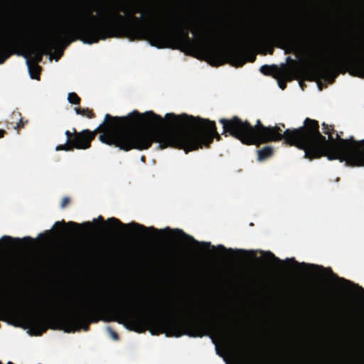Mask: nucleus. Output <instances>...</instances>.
<instances>
[{
    "mask_svg": "<svg viewBox=\"0 0 364 364\" xmlns=\"http://www.w3.org/2000/svg\"><path fill=\"white\" fill-rule=\"evenodd\" d=\"M1 240L4 241V242H13V241H16L18 243H21L22 241H28L30 242H33V239L31 237H23L22 240L19 239V238H14L11 236H7V235H5V236H3L1 237Z\"/></svg>",
    "mask_w": 364,
    "mask_h": 364,
    "instance_id": "obj_19",
    "label": "nucleus"
},
{
    "mask_svg": "<svg viewBox=\"0 0 364 364\" xmlns=\"http://www.w3.org/2000/svg\"><path fill=\"white\" fill-rule=\"evenodd\" d=\"M274 154V149L271 146H266L261 149L257 150V159L259 161H264Z\"/></svg>",
    "mask_w": 364,
    "mask_h": 364,
    "instance_id": "obj_12",
    "label": "nucleus"
},
{
    "mask_svg": "<svg viewBox=\"0 0 364 364\" xmlns=\"http://www.w3.org/2000/svg\"><path fill=\"white\" fill-rule=\"evenodd\" d=\"M82 225H83L87 228H91L93 226V224L90 222H86V223H82Z\"/></svg>",
    "mask_w": 364,
    "mask_h": 364,
    "instance_id": "obj_25",
    "label": "nucleus"
},
{
    "mask_svg": "<svg viewBox=\"0 0 364 364\" xmlns=\"http://www.w3.org/2000/svg\"><path fill=\"white\" fill-rule=\"evenodd\" d=\"M65 225H68L69 226L70 228H80V225L77 223H75V222H73V221H70L68 222L67 224L65 223L64 220H62L61 222H56L55 223V227L56 228H59L60 230V231H62L63 229H64V227Z\"/></svg>",
    "mask_w": 364,
    "mask_h": 364,
    "instance_id": "obj_18",
    "label": "nucleus"
},
{
    "mask_svg": "<svg viewBox=\"0 0 364 364\" xmlns=\"http://www.w3.org/2000/svg\"><path fill=\"white\" fill-rule=\"evenodd\" d=\"M75 111L77 114L86 116L87 117L90 118V119L95 117V114L93 112V111L88 108L75 107Z\"/></svg>",
    "mask_w": 364,
    "mask_h": 364,
    "instance_id": "obj_16",
    "label": "nucleus"
},
{
    "mask_svg": "<svg viewBox=\"0 0 364 364\" xmlns=\"http://www.w3.org/2000/svg\"><path fill=\"white\" fill-rule=\"evenodd\" d=\"M70 203V199L69 197H64L62 200L60 208H65L69 203Z\"/></svg>",
    "mask_w": 364,
    "mask_h": 364,
    "instance_id": "obj_22",
    "label": "nucleus"
},
{
    "mask_svg": "<svg viewBox=\"0 0 364 364\" xmlns=\"http://www.w3.org/2000/svg\"><path fill=\"white\" fill-rule=\"evenodd\" d=\"M281 127L284 128V127H285V125H284V124H281Z\"/></svg>",
    "mask_w": 364,
    "mask_h": 364,
    "instance_id": "obj_30",
    "label": "nucleus"
},
{
    "mask_svg": "<svg viewBox=\"0 0 364 364\" xmlns=\"http://www.w3.org/2000/svg\"><path fill=\"white\" fill-rule=\"evenodd\" d=\"M22 37L17 32H9L0 37V64L4 63L11 55L18 53L21 47Z\"/></svg>",
    "mask_w": 364,
    "mask_h": 364,
    "instance_id": "obj_10",
    "label": "nucleus"
},
{
    "mask_svg": "<svg viewBox=\"0 0 364 364\" xmlns=\"http://www.w3.org/2000/svg\"><path fill=\"white\" fill-rule=\"evenodd\" d=\"M264 257L268 262H273L277 264H283L284 262L289 263L291 262L294 264L296 266H301L306 268H309L310 269H321V270H326L333 279H338L341 282L348 284L350 285H352L358 293L364 294V289L359 286L358 284H354L352 282L347 280L343 278H339L335 273L333 272L332 269L331 268L324 269L322 266H318L316 264H306L304 262L299 263L297 261L295 260L294 257L290 259H287L285 261H282L279 257H276L272 252L267 251L264 253Z\"/></svg>",
    "mask_w": 364,
    "mask_h": 364,
    "instance_id": "obj_11",
    "label": "nucleus"
},
{
    "mask_svg": "<svg viewBox=\"0 0 364 364\" xmlns=\"http://www.w3.org/2000/svg\"><path fill=\"white\" fill-rule=\"evenodd\" d=\"M107 331L114 340L117 341L119 339V336L117 333H116L110 326L107 327Z\"/></svg>",
    "mask_w": 364,
    "mask_h": 364,
    "instance_id": "obj_21",
    "label": "nucleus"
},
{
    "mask_svg": "<svg viewBox=\"0 0 364 364\" xmlns=\"http://www.w3.org/2000/svg\"><path fill=\"white\" fill-rule=\"evenodd\" d=\"M166 311L167 312H168V313L170 312V310H169V309L168 310V309H166Z\"/></svg>",
    "mask_w": 364,
    "mask_h": 364,
    "instance_id": "obj_31",
    "label": "nucleus"
},
{
    "mask_svg": "<svg viewBox=\"0 0 364 364\" xmlns=\"http://www.w3.org/2000/svg\"><path fill=\"white\" fill-rule=\"evenodd\" d=\"M166 311L167 312H168V313L170 312V310H169V309L168 310V309H166Z\"/></svg>",
    "mask_w": 364,
    "mask_h": 364,
    "instance_id": "obj_32",
    "label": "nucleus"
},
{
    "mask_svg": "<svg viewBox=\"0 0 364 364\" xmlns=\"http://www.w3.org/2000/svg\"><path fill=\"white\" fill-rule=\"evenodd\" d=\"M26 63L29 70L31 77L32 79L39 80V70L41 69L40 66L36 65V63H31L29 60H27Z\"/></svg>",
    "mask_w": 364,
    "mask_h": 364,
    "instance_id": "obj_13",
    "label": "nucleus"
},
{
    "mask_svg": "<svg viewBox=\"0 0 364 364\" xmlns=\"http://www.w3.org/2000/svg\"><path fill=\"white\" fill-rule=\"evenodd\" d=\"M62 55H63V51H61V53H60V55H59L57 58H55V60H58V59H60V58L62 56Z\"/></svg>",
    "mask_w": 364,
    "mask_h": 364,
    "instance_id": "obj_28",
    "label": "nucleus"
},
{
    "mask_svg": "<svg viewBox=\"0 0 364 364\" xmlns=\"http://www.w3.org/2000/svg\"><path fill=\"white\" fill-rule=\"evenodd\" d=\"M278 85L282 90H284L287 87V83L284 80H279Z\"/></svg>",
    "mask_w": 364,
    "mask_h": 364,
    "instance_id": "obj_23",
    "label": "nucleus"
},
{
    "mask_svg": "<svg viewBox=\"0 0 364 364\" xmlns=\"http://www.w3.org/2000/svg\"><path fill=\"white\" fill-rule=\"evenodd\" d=\"M288 39V35L282 28L270 27L262 33L245 38L239 48L228 50L225 55L232 65L242 67L246 63L245 54L251 46L262 44L281 47L280 45Z\"/></svg>",
    "mask_w": 364,
    "mask_h": 364,
    "instance_id": "obj_7",
    "label": "nucleus"
},
{
    "mask_svg": "<svg viewBox=\"0 0 364 364\" xmlns=\"http://www.w3.org/2000/svg\"><path fill=\"white\" fill-rule=\"evenodd\" d=\"M358 149L357 150L358 151H359L360 154V161H359V163L358 162V164H353V162L350 163L348 161H345L347 165L348 166H364V144H360L358 145Z\"/></svg>",
    "mask_w": 364,
    "mask_h": 364,
    "instance_id": "obj_17",
    "label": "nucleus"
},
{
    "mask_svg": "<svg viewBox=\"0 0 364 364\" xmlns=\"http://www.w3.org/2000/svg\"><path fill=\"white\" fill-rule=\"evenodd\" d=\"M259 71L264 75L274 76L276 73H278L279 68L276 65H264L260 67Z\"/></svg>",
    "mask_w": 364,
    "mask_h": 364,
    "instance_id": "obj_14",
    "label": "nucleus"
},
{
    "mask_svg": "<svg viewBox=\"0 0 364 364\" xmlns=\"http://www.w3.org/2000/svg\"><path fill=\"white\" fill-rule=\"evenodd\" d=\"M219 122L223 125V134L231 136L247 145H259L284 139L286 144L291 146L293 138L301 131V129H287L282 132L280 127H266L259 119L252 126L247 120L242 121L237 116L230 119L221 118Z\"/></svg>",
    "mask_w": 364,
    "mask_h": 364,
    "instance_id": "obj_5",
    "label": "nucleus"
},
{
    "mask_svg": "<svg viewBox=\"0 0 364 364\" xmlns=\"http://www.w3.org/2000/svg\"><path fill=\"white\" fill-rule=\"evenodd\" d=\"M68 100L70 104L80 105L81 102L80 97L75 92H70L68 95Z\"/></svg>",
    "mask_w": 364,
    "mask_h": 364,
    "instance_id": "obj_20",
    "label": "nucleus"
},
{
    "mask_svg": "<svg viewBox=\"0 0 364 364\" xmlns=\"http://www.w3.org/2000/svg\"><path fill=\"white\" fill-rule=\"evenodd\" d=\"M255 60H256V56H255V55H252L250 58L249 61H250V62H252H252H254Z\"/></svg>",
    "mask_w": 364,
    "mask_h": 364,
    "instance_id": "obj_27",
    "label": "nucleus"
},
{
    "mask_svg": "<svg viewBox=\"0 0 364 364\" xmlns=\"http://www.w3.org/2000/svg\"><path fill=\"white\" fill-rule=\"evenodd\" d=\"M12 118L14 119L18 120V122L16 123V125L14 126V128L18 131L23 128L25 124L28 122V120H26L25 122L23 120L21 114L18 112H14L12 114Z\"/></svg>",
    "mask_w": 364,
    "mask_h": 364,
    "instance_id": "obj_15",
    "label": "nucleus"
},
{
    "mask_svg": "<svg viewBox=\"0 0 364 364\" xmlns=\"http://www.w3.org/2000/svg\"><path fill=\"white\" fill-rule=\"evenodd\" d=\"M97 220L101 222L104 226L107 225L109 227H115L118 226L124 230L127 229H133L134 231L140 232L141 233L144 235L148 234V232L154 233L156 235L161 234V233H173L175 237H181L184 239L188 240L191 243L200 245L204 248H209L212 247L213 250H215L217 248L218 250H220L222 252H232V249L227 250L223 245H219L215 247V246L211 245L210 242H198L196 240H195L192 236L185 233L181 229H171L169 227H166L164 229H156L154 227H149L146 228L143 225L132 222L131 223L128 224H124L122 223L119 219L116 218H108L107 220L105 222L104 220V218L102 216L100 215L97 218Z\"/></svg>",
    "mask_w": 364,
    "mask_h": 364,
    "instance_id": "obj_9",
    "label": "nucleus"
},
{
    "mask_svg": "<svg viewBox=\"0 0 364 364\" xmlns=\"http://www.w3.org/2000/svg\"><path fill=\"white\" fill-rule=\"evenodd\" d=\"M323 132L328 136V139L319 132L318 122L306 118L304 125L298 129V136L293 138L291 146L304 151V157L314 159L326 156L328 160L338 159L341 162L348 161L358 164L360 161L358 149L359 144H364V139L356 141L353 136L342 139L337 133L333 136L334 128L326 123L322 124Z\"/></svg>",
    "mask_w": 364,
    "mask_h": 364,
    "instance_id": "obj_4",
    "label": "nucleus"
},
{
    "mask_svg": "<svg viewBox=\"0 0 364 364\" xmlns=\"http://www.w3.org/2000/svg\"><path fill=\"white\" fill-rule=\"evenodd\" d=\"M237 345L240 347V348L242 350L243 353H247L246 349L244 348L242 345H241V343L239 342L237 340L236 341Z\"/></svg>",
    "mask_w": 364,
    "mask_h": 364,
    "instance_id": "obj_24",
    "label": "nucleus"
},
{
    "mask_svg": "<svg viewBox=\"0 0 364 364\" xmlns=\"http://www.w3.org/2000/svg\"><path fill=\"white\" fill-rule=\"evenodd\" d=\"M23 309H15L9 306L0 307V320L13 319L16 326L29 328L35 336H41L50 328L64 329L65 332H74L83 329L87 331L92 323L116 321L131 331L144 333L149 330L152 335L166 332L168 336L180 337L203 336L209 332L218 334L225 333L224 322L221 314H203L193 318L178 319L169 314L162 315L156 311H144L134 308L130 299L117 296L114 300L108 297H98L87 303L83 308L75 309L72 314L59 318V322L48 314L36 310L45 307L43 299L35 302L23 303Z\"/></svg>",
    "mask_w": 364,
    "mask_h": 364,
    "instance_id": "obj_1",
    "label": "nucleus"
},
{
    "mask_svg": "<svg viewBox=\"0 0 364 364\" xmlns=\"http://www.w3.org/2000/svg\"><path fill=\"white\" fill-rule=\"evenodd\" d=\"M73 131L65 132L67 142L58 145L56 151L88 149L97 132H102L99 136L102 143L125 151L148 149L154 142L160 149L171 147L186 153L210 147V119L186 113H167L164 118L153 111L141 114L134 110L126 117L106 114L104 122L95 131Z\"/></svg>",
    "mask_w": 364,
    "mask_h": 364,
    "instance_id": "obj_2",
    "label": "nucleus"
},
{
    "mask_svg": "<svg viewBox=\"0 0 364 364\" xmlns=\"http://www.w3.org/2000/svg\"><path fill=\"white\" fill-rule=\"evenodd\" d=\"M219 122L223 125V134L231 136L247 145H259L284 139L286 144L291 146L293 138L301 131V129H287L282 132L280 127H266L259 119L252 126L247 120L242 121L237 116L230 119L221 118Z\"/></svg>",
    "mask_w": 364,
    "mask_h": 364,
    "instance_id": "obj_6",
    "label": "nucleus"
},
{
    "mask_svg": "<svg viewBox=\"0 0 364 364\" xmlns=\"http://www.w3.org/2000/svg\"><path fill=\"white\" fill-rule=\"evenodd\" d=\"M318 74L336 77L339 73L348 72L350 75L364 78V58L352 53L338 55L325 62H316L312 65Z\"/></svg>",
    "mask_w": 364,
    "mask_h": 364,
    "instance_id": "obj_8",
    "label": "nucleus"
},
{
    "mask_svg": "<svg viewBox=\"0 0 364 364\" xmlns=\"http://www.w3.org/2000/svg\"><path fill=\"white\" fill-rule=\"evenodd\" d=\"M6 134V131L4 129H0V138H3Z\"/></svg>",
    "mask_w": 364,
    "mask_h": 364,
    "instance_id": "obj_26",
    "label": "nucleus"
},
{
    "mask_svg": "<svg viewBox=\"0 0 364 364\" xmlns=\"http://www.w3.org/2000/svg\"><path fill=\"white\" fill-rule=\"evenodd\" d=\"M273 51H274V49H273V48H272V49H271V50L269 51V53H270V54H272V53H273Z\"/></svg>",
    "mask_w": 364,
    "mask_h": 364,
    "instance_id": "obj_29",
    "label": "nucleus"
},
{
    "mask_svg": "<svg viewBox=\"0 0 364 364\" xmlns=\"http://www.w3.org/2000/svg\"><path fill=\"white\" fill-rule=\"evenodd\" d=\"M84 14L89 21L64 24L51 38L34 48L36 63L41 62L44 55H50L55 44L63 43L68 46L76 40L92 44L110 38H127L146 40L158 48H181V16L175 14L162 18L149 11L144 16L141 8L122 3L105 6L100 18L90 9Z\"/></svg>",
    "mask_w": 364,
    "mask_h": 364,
    "instance_id": "obj_3",
    "label": "nucleus"
}]
</instances>
